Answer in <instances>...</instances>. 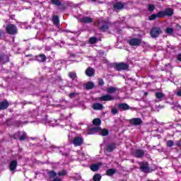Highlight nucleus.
<instances>
[{
	"label": "nucleus",
	"instance_id": "nucleus-17",
	"mask_svg": "<svg viewBox=\"0 0 181 181\" xmlns=\"http://www.w3.org/2000/svg\"><path fill=\"white\" fill-rule=\"evenodd\" d=\"M117 145L115 144V143H111L109 144L106 146V151L107 152H112V151H114V149H115Z\"/></svg>",
	"mask_w": 181,
	"mask_h": 181
},
{
	"label": "nucleus",
	"instance_id": "nucleus-10",
	"mask_svg": "<svg viewBox=\"0 0 181 181\" xmlns=\"http://www.w3.org/2000/svg\"><path fill=\"white\" fill-rule=\"evenodd\" d=\"M131 125H141L142 124V119L141 118H133L129 121Z\"/></svg>",
	"mask_w": 181,
	"mask_h": 181
},
{
	"label": "nucleus",
	"instance_id": "nucleus-2",
	"mask_svg": "<svg viewBox=\"0 0 181 181\" xmlns=\"http://www.w3.org/2000/svg\"><path fill=\"white\" fill-rule=\"evenodd\" d=\"M114 69L117 71H122V70H128L129 65L125 62H119L114 64Z\"/></svg>",
	"mask_w": 181,
	"mask_h": 181
},
{
	"label": "nucleus",
	"instance_id": "nucleus-19",
	"mask_svg": "<svg viewBox=\"0 0 181 181\" xmlns=\"http://www.w3.org/2000/svg\"><path fill=\"white\" fill-rule=\"evenodd\" d=\"M9 62V57L6 54L0 55V63H7Z\"/></svg>",
	"mask_w": 181,
	"mask_h": 181
},
{
	"label": "nucleus",
	"instance_id": "nucleus-24",
	"mask_svg": "<svg viewBox=\"0 0 181 181\" xmlns=\"http://www.w3.org/2000/svg\"><path fill=\"white\" fill-rule=\"evenodd\" d=\"M109 28L110 24L108 23H105L101 27L99 28L100 30H102V32H105V30H108Z\"/></svg>",
	"mask_w": 181,
	"mask_h": 181
},
{
	"label": "nucleus",
	"instance_id": "nucleus-49",
	"mask_svg": "<svg viewBox=\"0 0 181 181\" xmlns=\"http://www.w3.org/2000/svg\"><path fill=\"white\" fill-rule=\"evenodd\" d=\"M177 95H178V97H181V89L177 91Z\"/></svg>",
	"mask_w": 181,
	"mask_h": 181
},
{
	"label": "nucleus",
	"instance_id": "nucleus-7",
	"mask_svg": "<svg viewBox=\"0 0 181 181\" xmlns=\"http://www.w3.org/2000/svg\"><path fill=\"white\" fill-rule=\"evenodd\" d=\"M98 100L100 101H112L115 100V98L110 94H107L98 98Z\"/></svg>",
	"mask_w": 181,
	"mask_h": 181
},
{
	"label": "nucleus",
	"instance_id": "nucleus-3",
	"mask_svg": "<svg viewBox=\"0 0 181 181\" xmlns=\"http://www.w3.org/2000/svg\"><path fill=\"white\" fill-rule=\"evenodd\" d=\"M6 32L8 35H16L18 33V27L14 24H8L6 27Z\"/></svg>",
	"mask_w": 181,
	"mask_h": 181
},
{
	"label": "nucleus",
	"instance_id": "nucleus-8",
	"mask_svg": "<svg viewBox=\"0 0 181 181\" xmlns=\"http://www.w3.org/2000/svg\"><path fill=\"white\" fill-rule=\"evenodd\" d=\"M83 138L80 136H76L74 139L72 144H74V146H81V145H83Z\"/></svg>",
	"mask_w": 181,
	"mask_h": 181
},
{
	"label": "nucleus",
	"instance_id": "nucleus-28",
	"mask_svg": "<svg viewBox=\"0 0 181 181\" xmlns=\"http://www.w3.org/2000/svg\"><path fill=\"white\" fill-rule=\"evenodd\" d=\"M52 22L53 24L57 25H59V23H60V20L59 19V16H54L52 17Z\"/></svg>",
	"mask_w": 181,
	"mask_h": 181
},
{
	"label": "nucleus",
	"instance_id": "nucleus-32",
	"mask_svg": "<svg viewBox=\"0 0 181 181\" xmlns=\"http://www.w3.org/2000/svg\"><path fill=\"white\" fill-rule=\"evenodd\" d=\"M100 131H101L100 135H102V136H107V135L110 134V132L107 129H101Z\"/></svg>",
	"mask_w": 181,
	"mask_h": 181
},
{
	"label": "nucleus",
	"instance_id": "nucleus-53",
	"mask_svg": "<svg viewBox=\"0 0 181 181\" xmlns=\"http://www.w3.org/2000/svg\"><path fill=\"white\" fill-rule=\"evenodd\" d=\"M59 9H62V11H64L65 8L64 6L59 7Z\"/></svg>",
	"mask_w": 181,
	"mask_h": 181
},
{
	"label": "nucleus",
	"instance_id": "nucleus-22",
	"mask_svg": "<svg viewBox=\"0 0 181 181\" xmlns=\"http://www.w3.org/2000/svg\"><path fill=\"white\" fill-rule=\"evenodd\" d=\"M106 91L107 94H114V93H117V88L115 87H108L106 88Z\"/></svg>",
	"mask_w": 181,
	"mask_h": 181
},
{
	"label": "nucleus",
	"instance_id": "nucleus-5",
	"mask_svg": "<svg viewBox=\"0 0 181 181\" xmlns=\"http://www.w3.org/2000/svg\"><path fill=\"white\" fill-rule=\"evenodd\" d=\"M128 43L129 45H130V46L138 47L141 46V43H142V40L141 38L134 37L129 40Z\"/></svg>",
	"mask_w": 181,
	"mask_h": 181
},
{
	"label": "nucleus",
	"instance_id": "nucleus-42",
	"mask_svg": "<svg viewBox=\"0 0 181 181\" xmlns=\"http://www.w3.org/2000/svg\"><path fill=\"white\" fill-rule=\"evenodd\" d=\"M22 124V122L19 121V120H16L14 122H13V125H15L16 127H19V125Z\"/></svg>",
	"mask_w": 181,
	"mask_h": 181
},
{
	"label": "nucleus",
	"instance_id": "nucleus-12",
	"mask_svg": "<svg viewBox=\"0 0 181 181\" xmlns=\"http://www.w3.org/2000/svg\"><path fill=\"white\" fill-rule=\"evenodd\" d=\"M8 107H9V102H8V100H4L0 102V111L3 110H6Z\"/></svg>",
	"mask_w": 181,
	"mask_h": 181
},
{
	"label": "nucleus",
	"instance_id": "nucleus-20",
	"mask_svg": "<svg viewBox=\"0 0 181 181\" xmlns=\"http://www.w3.org/2000/svg\"><path fill=\"white\" fill-rule=\"evenodd\" d=\"M92 108L96 110H101L104 108V106H103V104L101 103H96L92 105Z\"/></svg>",
	"mask_w": 181,
	"mask_h": 181
},
{
	"label": "nucleus",
	"instance_id": "nucleus-26",
	"mask_svg": "<svg viewBox=\"0 0 181 181\" xmlns=\"http://www.w3.org/2000/svg\"><path fill=\"white\" fill-rule=\"evenodd\" d=\"M36 60H37L38 62H46V55L40 54L39 56L36 57Z\"/></svg>",
	"mask_w": 181,
	"mask_h": 181
},
{
	"label": "nucleus",
	"instance_id": "nucleus-43",
	"mask_svg": "<svg viewBox=\"0 0 181 181\" xmlns=\"http://www.w3.org/2000/svg\"><path fill=\"white\" fill-rule=\"evenodd\" d=\"M76 95H78V93H71L69 95V97H70V98H74V97Z\"/></svg>",
	"mask_w": 181,
	"mask_h": 181
},
{
	"label": "nucleus",
	"instance_id": "nucleus-11",
	"mask_svg": "<svg viewBox=\"0 0 181 181\" xmlns=\"http://www.w3.org/2000/svg\"><path fill=\"white\" fill-rule=\"evenodd\" d=\"M100 166H103V163H98L92 164L90 166V169L93 172H97V170H100Z\"/></svg>",
	"mask_w": 181,
	"mask_h": 181
},
{
	"label": "nucleus",
	"instance_id": "nucleus-46",
	"mask_svg": "<svg viewBox=\"0 0 181 181\" xmlns=\"http://www.w3.org/2000/svg\"><path fill=\"white\" fill-rule=\"evenodd\" d=\"M180 29H181V26L177 24L175 25V30H180Z\"/></svg>",
	"mask_w": 181,
	"mask_h": 181
},
{
	"label": "nucleus",
	"instance_id": "nucleus-37",
	"mask_svg": "<svg viewBox=\"0 0 181 181\" xmlns=\"http://www.w3.org/2000/svg\"><path fill=\"white\" fill-rule=\"evenodd\" d=\"M48 175H49L50 179H52V177H56V176H57V173H56V172H54L53 170L52 171H49L48 173Z\"/></svg>",
	"mask_w": 181,
	"mask_h": 181
},
{
	"label": "nucleus",
	"instance_id": "nucleus-30",
	"mask_svg": "<svg viewBox=\"0 0 181 181\" xmlns=\"http://www.w3.org/2000/svg\"><path fill=\"white\" fill-rule=\"evenodd\" d=\"M165 95L163 94V93H160V92H157L155 94V96L156 98L158 99V100H160V101L162 100V98H163V96Z\"/></svg>",
	"mask_w": 181,
	"mask_h": 181
},
{
	"label": "nucleus",
	"instance_id": "nucleus-41",
	"mask_svg": "<svg viewBox=\"0 0 181 181\" xmlns=\"http://www.w3.org/2000/svg\"><path fill=\"white\" fill-rule=\"evenodd\" d=\"M173 145H174L173 141L170 140L167 141V146H168V148H172Z\"/></svg>",
	"mask_w": 181,
	"mask_h": 181
},
{
	"label": "nucleus",
	"instance_id": "nucleus-1",
	"mask_svg": "<svg viewBox=\"0 0 181 181\" xmlns=\"http://www.w3.org/2000/svg\"><path fill=\"white\" fill-rule=\"evenodd\" d=\"M173 8H167L165 9V11H159L156 13H153L151 16L148 17V21H155V19H160L162 18H165V16H168V18H170V16H173Z\"/></svg>",
	"mask_w": 181,
	"mask_h": 181
},
{
	"label": "nucleus",
	"instance_id": "nucleus-35",
	"mask_svg": "<svg viewBox=\"0 0 181 181\" xmlns=\"http://www.w3.org/2000/svg\"><path fill=\"white\" fill-rule=\"evenodd\" d=\"M57 175L59 177L66 176L67 175V171H66V170H62V171L58 172Z\"/></svg>",
	"mask_w": 181,
	"mask_h": 181
},
{
	"label": "nucleus",
	"instance_id": "nucleus-57",
	"mask_svg": "<svg viewBox=\"0 0 181 181\" xmlns=\"http://www.w3.org/2000/svg\"><path fill=\"white\" fill-rule=\"evenodd\" d=\"M93 2H95L97 0H91Z\"/></svg>",
	"mask_w": 181,
	"mask_h": 181
},
{
	"label": "nucleus",
	"instance_id": "nucleus-47",
	"mask_svg": "<svg viewBox=\"0 0 181 181\" xmlns=\"http://www.w3.org/2000/svg\"><path fill=\"white\" fill-rule=\"evenodd\" d=\"M21 104H23V105H26V104H32V103L31 102L26 103V101L24 100L23 102L21 103Z\"/></svg>",
	"mask_w": 181,
	"mask_h": 181
},
{
	"label": "nucleus",
	"instance_id": "nucleus-39",
	"mask_svg": "<svg viewBox=\"0 0 181 181\" xmlns=\"http://www.w3.org/2000/svg\"><path fill=\"white\" fill-rule=\"evenodd\" d=\"M6 125H8V127H11V125H13V122L12 121V118L7 119L6 120Z\"/></svg>",
	"mask_w": 181,
	"mask_h": 181
},
{
	"label": "nucleus",
	"instance_id": "nucleus-56",
	"mask_svg": "<svg viewBox=\"0 0 181 181\" xmlns=\"http://www.w3.org/2000/svg\"><path fill=\"white\" fill-rule=\"evenodd\" d=\"M177 146H181L180 143H178V144H177Z\"/></svg>",
	"mask_w": 181,
	"mask_h": 181
},
{
	"label": "nucleus",
	"instance_id": "nucleus-50",
	"mask_svg": "<svg viewBox=\"0 0 181 181\" xmlns=\"http://www.w3.org/2000/svg\"><path fill=\"white\" fill-rule=\"evenodd\" d=\"M177 60H179V62H181V54H179L177 56Z\"/></svg>",
	"mask_w": 181,
	"mask_h": 181
},
{
	"label": "nucleus",
	"instance_id": "nucleus-36",
	"mask_svg": "<svg viewBox=\"0 0 181 181\" xmlns=\"http://www.w3.org/2000/svg\"><path fill=\"white\" fill-rule=\"evenodd\" d=\"M165 32L166 33H168V35H173V32H175V30L172 28H167Z\"/></svg>",
	"mask_w": 181,
	"mask_h": 181
},
{
	"label": "nucleus",
	"instance_id": "nucleus-51",
	"mask_svg": "<svg viewBox=\"0 0 181 181\" xmlns=\"http://www.w3.org/2000/svg\"><path fill=\"white\" fill-rule=\"evenodd\" d=\"M51 49L50 47H46L45 50H47L48 52Z\"/></svg>",
	"mask_w": 181,
	"mask_h": 181
},
{
	"label": "nucleus",
	"instance_id": "nucleus-4",
	"mask_svg": "<svg viewBox=\"0 0 181 181\" xmlns=\"http://www.w3.org/2000/svg\"><path fill=\"white\" fill-rule=\"evenodd\" d=\"M162 33V29L159 27H154L150 30L151 37H158Z\"/></svg>",
	"mask_w": 181,
	"mask_h": 181
},
{
	"label": "nucleus",
	"instance_id": "nucleus-44",
	"mask_svg": "<svg viewBox=\"0 0 181 181\" xmlns=\"http://www.w3.org/2000/svg\"><path fill=\"white\" fill-rule=\"evenodd\" d=\"M111 112L113 115H115V114H118V109L113 108L112 109Z\"/></svg>",
	"mask_w": 181,
	"mask_h": 181
},
{
	"label": "nucleus",
	"instance_id": "nucleus-52",
	"mask_svg": "<svg viewBox=\"0 0 181 181\" xmlns=\"http://www.w3.org/2000/svg\"><path fill=\"white\" fill-rule=\"evenodd\" d=\"M2 35H4V32L3 31H0V39H1V37H2Z\"/></svg>",
	"mask_w": 181,
	"mask_h": 181
},
{
	"label": "nucleus",
	"instance_id": "nucleus-33",
	"mask_svg": "<svg viewBox=\"0 0 181 181\" xmlns=\"http://www.w3.org/2000/svg\"><path fill=\"white\" fill-rule=\"evenodd\" d=\"M93 181H100L101 180V175L100 174H95L93 177Z\"/></svg>",
	"mask_w": 181,
	"mask_h": 181
},
{
	"label": "nucleus",
	"instance_id": "nucleus-29",
	"mask_svg": "<svg viewBox=\"0 0 181 181\" xmlns=\"http://www.w3.org/2000/svg\"><path fill=\"white\" fill-rule=\"evenodd\" d=\"M93 124L96 127H99V125H101V119L100 118H95L93 120Z\"/></svg>",
	"mask_w": 181,
	"mask_h": 181
},
{
	"label": "nucleus",
	"instance_id": "nucleus-9",
	"mask_svg": "<svg viewBox=\"0 0 181 181\" xmlns=\"http://www.w3.org/2000/svg\"><path fill=\"white\" fill-rule=\"evenodd\" d=\"M133 156L135 158H144V156H145V151L141 149L135 150L133 152Z\"/></svg>",
	"mask_w": 181,
	"mask_h": 181
},
{
	"label": "nucleus",
	"instance_id": "nucleus-15",
	"mask_svg": "<svg viewBox=\"0 0 181 181\" xmlns=\"http://www.w3.org/2000/svg\"><path fill=\"white\" fill-rule=\"evenodd\" d=\"M118 108L122 110L123 111H127V110H131V107L127 103H119L118 105Z\"/></svg>",
	"mask_w": 181,
	"mask_h": 181
},
{
	"label": "nucleus",
	"instance_id": "nucleus-6",
	"mask_svg": "<svg viewBox=\"0 0 181 181\" xmlns=\"http://www.w3.org/2000/svg\"><path fill=\"white\" fill-rule=\"evenodd\" d=\"M140 170L144 172V173H149L151 172V168H149V163H140Z\"/></svg>",
	"mask_w": 181,
	"mask_h": 181
},
{
	"label": "nucleus",
	"instance_id": "nucleus-45",
	"mask_svg": "<svg viewBox=\"0 0 181 181\" xmlns=\"http://www.w3.org/2000/svg\"><path fill=\"white\" fill-rule=\"evenodd\" d=\"M98 85L100 86H104V80L103 79H99Z\"/></svg>",
	"mask_w": 181,
	"mask_h": 181
},
{
	"label": "nucleus",
	"instance_id": "nucleus-14",
	"mask_svg": "<svg viewBox=\"0 0 181 181\" xmlns=\"http://www.w3.org/2000/svg\"><path fill=\"white\" fill-rule=\"evenodd\" d=\"M85 73H86V76H88V77H93V76H94V74H95V70L91 67H88L86 70Z\"/></svg>",
	"mask_w": 181,
	"mask_h": 181
},
{
	"label": "nucleus",
	"instance_id": "nucleus-13",
	"mask_svg": "<svg viewBox=\"0 0 181 181\" xmlns=\"http://www.w3.org/2000/svg\"><path fill=\"white\" fill-rule=\"evenodd\" d=\"M18 166V161L16 160H13L10 163L9 169L11 172H15L16 170V168Z\"/></svg>",
	"mask_w": 181,
	"mask_h": 181
},
{
	"label": "nucleus",
	"instance_id": "nucleus-40",
	"mask_svg": "<svg viewBox=\"0 0 181 181\" xmlns=\"http://www.w3.org/2000/svg\"><path fill=\"white\" fill-rule=\"evenodd\" d=\"M148 11L149 12H153V11H155V6L153 4H149L148 8Z\"/></svg>",
	"mask_w": 181,
	"mask_h": 181
},
{
	"label": "nucleus",
	"instance_id": "nucleus-21",
	"mask_svg": "<svg viewBox=\"0 0 181 181\" xmlns=\"http://www.w3.org/2000/svg\"><path fill=\"white\" fill-rule=\"evenodd\" d=\"M124 4L121 2H117L113 5L114 9L121 10L124 9Z\"/></svg>",
	"mask_w": 181,
	"mask_h": 181
},
{
	"label": "nucleus",
	"instance_id": "nucleus-34",
	"mask_svg": "<svg viewBox=\"0 0 181 181\" xmlns=\"http://www.w3.org/2000/svg\"><path fill=\"white\" fill-rule=\"evenodd\" d=\"M69 77H70L71 80H76V78H77V74L74 72H69Z\"/></svg>",
	"mask_w": 181,
	"mask_h": 181
},
{
	"label": "nucleus",
	"instance_id": "nucleus-27",
	"mask_svg": "<svg viewBox=\"0 0 181 181\" xmlns=\"http://www.w3.org/2000/svg\"><path fill=\"white\" fill-rule=\"evenodd\" d=\"M117 170L114 168H110V169H108L106 171V175L107 176H112V175H115Z\"/></svg>",
	"mask_w": 181,
	"mask_h": 181
},
{
	"label": "nucleus",
	"instance_id": "nucleus-25",
	"mask_svg": "<svg viewBox=\"0 0 181 181\" xmlns=\"http://www.w3.org/2000/svg\"><path fill=\"white\" fill-rule=\"evenodd\" d=\"M94 87H95V85H94V83H93V82H88L85 85L86 90H93V88H94Z\"/></svg>",
	"mask_w": 181,
	"mask_h": 181
},
{
	"label": "nucleus",
	"instance_id": "nucleus-23",
	"mask_svg": "<svg viewBox=\"0 0 181 181\" xmlns=\"http://www.w3.org/2000/svg\"><path fill=\"white\" fill-rule=\"evenodd\" d=\"M18 135H21L19 136V141H25V139H26V138H28V136L26 135V132H18Z\"/></svg>",
	"mask_w": 181,
	"mask_h": 181
},
{
	"label": "nucleus",
	"instance_id": "nucleus-55",
	"mask_svg": "<svg viewBox=\"0 0 181 181\" xmlns=\"http://www.w3.org/2000/svg\"><path fill=\"white\" fill-rule=\"evenodd\" d=\"M71 57H74V54H71Z\"/></svg>",
	"mask_w": 181,
	"mask_h": 181
},
{
	"label": "nucleus",
	"instance_id": "nucleus-48",
	"mask_svg": "<svg viewBox=\"0 0 181 181\" xmlns=\"http://www.w3.org/2000/svg\"><path fill=\"white\" fill-rule=\"evenodd\" d=\"M53 181H62V179L57 177L54 178Z\"/></svg>",
	"mask_w": 181,
	"mask_h": 181
},
{
	"label": "nucleus",
	"instance_id": "nucleus-18",
	"mask_svg": "<svg viewBox=\"0 0 181 181\" xmlns=\"http://www.w3.org/2000/svg\"><path fill=\"white\" fill-rule=\"evenodd\" d=\"M80 22L81 23H91V22H93V18H90V17H83L82 18H81Z\"/></svg>",
	"mask_w": 181,
	"mask_h": 181
},
{
	"label": "nucleus",
	"instance_id": "nucleus-38",
	"mask_svg": "<svg viewBox=\"0 0 181 181\" xmlns=\"http://www.w3.org/2000/svg\"><path fill=\"white\" fill-rule=\"evenodd\" d=\"M51 1L54 5H57V6H60V5H62L60 0H51Z\"/></svg>",
	"mask_w": 181,
	"mask_h": 181
},
{
	"label": "nucleus",
	"instance_id": "nucleus-16",
	"mask_svg": "<svg viewBox=\"0 0 181 181\" xmlns=\"http://www.w3.org/2000/svg\"><path fill=\"white\" fill-rule=\"evenodd\" d=\"M100 130H101V127H93L88 130V134L93 135V134H95V132H99V131Z\"/></svg>",
	"mask_w": 181,
	"mask_h": 181
},
{
	"label": "nucleus",
	"instance_id": "nucleus-54",
	"mask_svg": "<svg viewBox=\"0 0 181 181\" xmlns=\"http://www.w3.org/2000/svg\"><path fill=\"white\" fill-rule=\"evenodd\" d=\"M148 92L144 93V95H148Z\"/></svg>",
	"mask_w": 181,
	"mask_h": 181
},
{
	"label": "nucleus",
	"instance_id": "nucleus-31",
	"mask_svg": "<svg viewBox=\"0 0 181 181\" xmlns=\"http://www.w3.org/2000/svg\"><path fill=\"white\" fill-rule=\"evenodd\" d=\"M97 42H98V39H97L96 37H91L90 39H89V43L90 45H94L95 43H97Z\"/></svg>",
	"mask_w": 181,
	"mask_h": 181
}]
</instances>
